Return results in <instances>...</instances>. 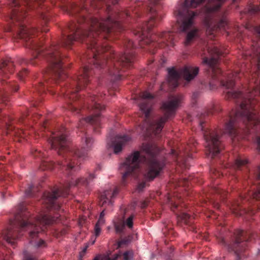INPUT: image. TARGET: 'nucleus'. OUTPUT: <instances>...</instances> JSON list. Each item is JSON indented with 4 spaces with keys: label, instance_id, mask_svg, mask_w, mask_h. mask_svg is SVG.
Listing matches in <instances>:
<instances>
[{
    "label": "nucleus",
    "instance_id": "obj_32",
    "mask_svg": "<svg viewBox=\"0 0 260 260\" xmlns=\"http://www.w3.org/2000/svg\"><path fill=\"white\" fill-rule=\"evenodd\" d=\"M105 215V209H104L101 212V213L100 214L99 219L98 221V222H99V223H105V219H104Z\"/></svg>",
    "mask_w": 260,
    "mask_h": 260
},
{
    "label": "nucleus",
    "instance_id": "obj_28",
    "mask_svg": "<svg viewBox=\"0 0 260 260\" xmlns=\"http://www.w3.org/2000/svg\"><path fill=\"white\" fill-rule=\"evenodd\" d=\"M104 223H99L97 222L94 226V234L96 237H98L101 231V226L103 225Z\"/></svg>",
    "mask_w": 260,
    "mask_h": 260
},
{
    "label": "nucleus",
    "instance_id": "obj_31",
    "mask_svg": "<svg viewBox=\"0 0 260 260\" xmlns=\"http://www.w3.org/2000/svg\"><path fill=\"white\" fill-rule=\"evenodd\" d=\"M27 74V71L25 69H24L21 71L19 72L18 74V76L20 80H23Z\"/></svg>",
    "mask_w": 260,
    "mask_h": 260
},
{
    "label": "nucleus",
    "instance_id": "obj_45",
    "mask_svg": "<svg viewBox=\"0 0 260 260\" xmlns=\"http://www.w3.org/2000/svg\"><path fill=\"white\" fill-rule=\"evenodd\" d=\"M176 199H177V200L179 201L181 200L180 198V197L179 198V197H178L176 198Z\"/></svg>",
    "mask_w": 260,
    "mask_h": 260
},
{
    "label": "nucleus",
    "instance_id": "obj_22",
    "mask_svg": "<svg viewBox=\"0 0 260 260\" xmlns=\"http://www.w3.org/2000/svg\"><path fill=\"white\" fill-rule=\"evenodd\" d=\"M228 36H231V37L233 38H240L243 35V32H242V28L237 26L235 28V32L231 34L229 32H227Z\"/></svg>",
    "mask_w": 260,
    "mask_h": 260
},
{
    "label": "nucleus",
    "instance_id": "obj_6",
    "mask_svg": "<svg viewBox=\"0 0 260 260\" xmlns=\"http://www.w3.org/2000/svg\"><path fill=\"white\" fill-rule=\"evenodd\" d=\"M159 152V148L155 145L144 143L141 152L135 151L128 156L119 168L122 175V184L125 185L126 179L129 176L138 177L140 163L145 164L144 175L146 179L152 180L155 178L164 166V162L157 157Z\"/></svg>",
    "mask_w": 260,
    "mask_h": 260
},
{
    "label": "nucleus",
    "instance_id": "obj_14",
    "mask_svg": "<svg viewBox=\"0 0 260 260\" xmlns=\"http://www.w3.org/2000/svg\"><path fill=\"white\" fill-rule=\"evenodd\" d=\"M133 252L132 250H127L122 253H114L111 255L110 252L106 254H99L96 255L93 260H132Z\"/></svg>",
    "mask_w": 260,
    "mask_h": 260
},
{
    "label": "nucleus",
    "instance_id": "obj_24",
    "mask_svg": "<svg viewBox=\"0 0 260 260\" xmlns=\"http://www.w3.org/2000/svg\"><path fill=\"white\" fill-rule=\"evenodd\" d=\"M23 260H38L36 256H34L32 253L30 252L28 250H25L23 251Z\"/></svg>",
    "mask_w": 260,
    "mask_h": 260
},
{
    "label": "nucleus",
    "instance_id": "obj_2",
    "mask_svg": "<svg viewBox=\"0 0 260 260\" xmlns=\"http://www.w3.org/2000/svg\"><path fill=\"white\" fill-rule=\"evenodd\" d=\"M103 40L86 43L88 52L85 56L89 64L85 66L79 75L74 79H69L68 84L64 87H59L61 94L69 100L68 109L72 112L79 113L80 109L77 107L83 104L87 105L88 109L92 111L90 116L80 120L78 128L81 131L88 124H91L95 133H99L98 128L101 126V114L105 109L104 106L101 105L102 95L95 94H90L86 99L79 97L77 92L83 89L90 81V77L93 71L91 67L93 66L98 69H105L111 77V80L116 82L121 79L122 73L125 69L132 66L135 60L134 49L136 45L131 40H124L123 53L116 54L111 47L102 42Z\"/></svg>",
    "mask_w": 260,
    "mask_h": 260
},
{
    "label": "nucleus",
    "instance_id": "obj_44",
    "mask_svg": "<svg viewBox=\"0 0 260 260\" xmlns=\"http://www.w3.org/2000/svg\"><path fill=\"white\" fill-rule=\"evenodd\" d=\"M167 229H168V228H166L165 229L163 230V232H164V234L166 233V231H167Z\"/></svg>",
    "mask_w": 260,
    "mask_h": 260
},
{
    "label": "nucleus",
    "instance_id": "obj_17",
    "mask_svg": "<svg viewBox=\"0 0 260 260\" xmlns=\"http://www.w3.org/2000/svg\"><path fill=\"white\" fill-rule=\"evenodd\" d=\"M14 65L11 58L2 59L0 60V76L4 78H7L9 74L13 72Z\"/></svg>",
    "mask_w": 260,
    "mask_h": 260
},
{
    "label": "nucleus",
    "instance_id": "obj_27",
    "mask_svg": "<svg viewBox=\"0 0 260 260\" xmlns=\"http://www.w3.org/2000/svg\"><path fill=\"white\" fill-rule=\"evenodd\" d=\"M124 223L123 222H118L115 224V228L116 233H121L123 232V229L125 227Z\"/></svg>",
    "mask_w": 260,
    "mask_h": 260
},
{
    "label": "nucleus",
    "instance_id": "obj_43",
    "mask_svg": "<svg viewBox=\"0 0 260 260\" xmlns=\"http://www.w3.org/2000/svg\"><path fill=\"white\" fill-rule=\"evenodd\" d=\"M27 62V61H26V60H25V59H23V58H21V60L20 61V63H22V62Z\"/></svg>",
    "mask_w": 260,
    "mask_h": 260
},
{
    "label": "nucleus",
    "instance_id": "obj_13",
    "mask_svg": "<svg viewBox=\"0 0 260 260\" xmlns=\"http://www.w3.org/2000/svg\"><path fill=\"white\" fill-rule=\"evenodd\" d=\"M132 140L128 135H118L114 138H108L107 146L113 148L114 152L118 154L122 150V147Z\"/></svg>",
    "mask_w": 260,
    "mask_h": 260
},
{
    "label": "nucleus",
    "instance_id": "obj_36",
    "mask_svg": "<svg viewBox=\"0 0 260 260\" xmlns=\"http://www.w3.org/2000/svg\"><path fill=\"white\" fill-rule=\"evenodd\" d=\"M55 3L57 5L60 6L61 4H64V0H52V3Z\"/></svg>",
    "mask_w": 260,
    "mask_h": 260
},
{
    "label": "nucleus",
    "instance_id": "obj_42",
    "mask_svg": "<svg viewBox=\"0 0 260 260\" xmlns=\"http://www.w3.org/2000/svg\"><path fill=\"white\" fill-rule=\"evenodd\" d=\"M198 95V92H194V93H193V94L192 95V97L193 98H197Z\"/></svg>",
    "mask_w": 260,
    "mask_h": 260
},
{
    "label": "nucleus",
    "instance_id": "obj_35",
    "mask_svg": "<svg viewBox=\"0 0 260 260\" xmlns=\"http://www.w3.org/2000/svg\"><path fill=\"white\" fill-rule=\"evenodd\" d=\"M148 205V201L145 200L141 202V207L142 208H145Z\"/></svg>",
    "mask_w": 260,
    "mask_h": 260
},
{
    "label": "nucleus",
    "instance_id": "obj_38",
    "mask_svg": "<svg viewBox=\"0 0 260 260\" xmlns=\"http://www.w3.org/2000/svg\"><path fill=\"white\" fill-rule=\"evenodd\" d=\"M124 244H125V241L124 240H121L118 243V247H121Z\"/></svg>",
    "mask_w": 260,
    "mask_h": 260
},
{
    "label": "nucleus",
    "instance_id": "obj_18",
    "mask_svg": "<svg viewBox=\"0 0 260 260\" xmlns=\"http://www.w3.org/2000/svg\"><path fill=\"white\" fill-rule=\"evenodd\" d=\"M190 146H187L185 148L180 149L179 152H177L174 149L171 150V153L176 156L177 159H180L182 161L183 163L186 165L187 159L192 158V154L190 153Z\"/></svg>",
    "mask_w": 260,
    "mask_h": 260
},
{
    "label": "nucleus",
    "instance_id": "obj_3",
    "mask_svg": "<svg viewBox=\"0 0 260 260\" xmlns=\"http://www.w3.org/2000/svg\"><path fill=\"white\" fill-rule=\"evenodd\" d=\"M60 215L55 213H41L32 219L26 204L22 202L18 205L14 218L10 221L8 226L3 230L0 236V247L3 246L2 240L14 245L17 240L23 235L24 231H29L28 239L31 246L35 249H42L47 246L45 241L39 238L38 235L44 232L50 225L60 221Z\"/></svg>",
    "mask_w": 260,
    "mask_h": 260
},
{
    "label": "nucleus",
    "instance_id": "obj_9",
    "mask_svg": "<svg viewBox=\"0 0 260 260\" xmlns=\"http://www.w3.org/2000/svg\"><path fill=\"white\" fill-rule=\"evenodd\" d=\"M95 178L92 174H90L87 178H80L76 180L68 181L60 189H53L51 192H45L43 196V202L45 204L46 208L49 210L58 211L60 209V204L59 198L66 197L69 194V189L73 186H76L79 184L87 186Z\"/></svg>",
    "mask_w": 260,
    "mask_h": 260
},
{
    "label": "nucleus",
    "instance_id": "obj_8",
    "mask_svg": "<svg viewBox=\"0 0 260 260\" xmlns=\"http://www.w3.org/2000/svg\"><path fill=\"white\" fill-rule=\"evenodd\" d=\"M205 1L182 0L174 10L178 30L180 32H186L190 29L186 37L185 45H189L198 36V29L193 27L194 19L198 13L189 9L196 8Z\"/></svg>",
    "mask_w": 260,
    "mask_h": 260
},
{
    "label": "nucleus",
    "instance_id": "obj_10",
    "mask_svg": "<svg viewBox=\"0 0 260 260\" xmlns=\"http://www.w3.org/2000/svg\"><path fill=\"white\" fill-rule=\"evenodd\" d=\"M221 109L219 106L212 105L205 112L201 113L198 116L200 119V127L204 134V137L206 141V147L208 151V155L212 158H215L221 151L223 148L220 136L222 134L221 130H211L205 129L203 124V119L209 114H212L214 112H218Z\"/></svg>",
    "mask_w": 260,
    "mask_h": 260
},
{
    "label": "nucleus",
    "instance_id": "obj_5",
    "mask_svg": "<svg viewBox=\"0 0 260 260\" xmlns=\"http://www.w3.org/2000/svg\"><path fill=\"white\" fill-rule=\"evenodd\" d=\"M183 98L181 94L170 95L168 99L163 102L161 107L164 112V116L152 118L150 112L153 96L147 91L141 93L137 103L144 116L143 123L139 125L141 132L155 136L159 134L166 122L175 114L176 110L180 106Z\"/></svg>",
    "mask_w": 260,
    "mask_h": 260
},
{
    "label": "nucleus",
    "instance_id": "obj_39",
    "mask_svg": "<svg viewBox=\"0 0 260 260\" xmlns=\"http://www.w3.org/2000/svg\"><path fill=\"white\" fill-rule=\"evenodd\" d=\"M168 234V235L174 234L173 230L171 228L169 230V232Z\"/></svg>",
    "mask_w": 260,
    "mask_h": 260
},
{
    "label": "nucleus",
    "instance_id": "obj_25",
    "mask_svg": "<svg viewBox=\"0 0 260 260\" xmlns=\"http://www.w3.org/2000/svg\"><path fill=\"white\" fill-rule=\"evenodd\" d=\"M35 187L33 185H30L28 188L25 190V193L27 197H34L35 195Z\"/></svg>",
    "mask_w": 260,
    "mask_h": 260
},
{
    "label": "nucleus",
    "instance_id": "obj_16",
    "mask_svg": "<svg viewBox=\"0 0 260 260\" xmlns=\"http://www.w3.org/2000/svg\"><path fill=\"white\" fill-rule=\"evenodd\" d=\"M1 84L4 86V88H0V101L5 103L9 101V94L6 91L7 89H11L14 91L18 90V86L14 82H6L4 80L1 81Z\"/></svg>",
    "mask_w": 260,
    "mask_h": 260
},
{
    "label": "nucleus",
    "instance_id": "obj_37",
    "mask_svg": "<svg viewBox=\"0 0 260 260\" xmlns=\"http://www.w3.org/2000/svg\"><path fill=\"white\" fill-rule=\"evenodd\" d=\"M27 114L26 113H24L23 114L21 118H20V121L21 122H23L24 121V118H25L26 116H27Z\"/></svg>",
    "mask_w": 260,
    "mask_h": 260
},
{
    "label": "nucleus",
    "instance_id": "obj_41",
    "mask_svg": "<svg viewBox=\"0 0 260 260\" xmlns=\"http://www.w3.org/2000/svg\"><path fill=\"white\" fill-rule=\"evenodd\" d=\"M1 169H2V168H0V170H1ZM3 173V172H2V174H0V179H5Z\"/></svg>",
    "mask_w": 260,
    "mask_h": 260
},
{
    "label": "nucleus",
    "instance_id": "obj_7",
    "mask_svg": "<svg viewBox=\"0 0 260 260\" xmlns=\"http://www.w3.org/2000/svg\"><path fill=\"white\" fill-rule=\"evenodd\" d=\"M225 0H209L204 7V23L206 29L208 38L211 40L215 38L221 29H226L229 22L227 18V10L221 8ZM240 0H232L236 3Z\"/></svg>",
    "mask_w": 260,
    "mask_h": 260
},
{
    "label": "nucleus",
    "instance_id": "obj_33",
    "mask_svg": "<svg viewBox=\"0 0 260 260\" xmlns=\"http://www.w3.org/2000/svg\"><path fill=\"white\" fill-rule=\"evenodd\" d=\"M146 186V183L145 182L139 183L137 186V190L140 192L142 191Z\"/></svg>",
    "mask_w": 260,
    "mask_h": 260
},
{
    "label": "nucleus",
    "instance_id": "obj_21",
    "mask_svg": "<svg viewBox=\"0 0 260 260\" xmlns=\"http://www.w3.org/2000/svg\"><path fill=\"white\" fill-rule=\"evenodd\" d=\"M231 210L237 216H241L242 215V213L240 212L241 207L239 201L232 205Z\"/></svg>",
    "mask_w": 260,
    "mask_h": 260
},
{
    "label": "nucleus",
    "instance_id": "obj_15",
    "mask_svg": "<svg viewBox=\"0 0 260 260\" xmlns=\"http://www.w3.org/2000/svg\"><path fill=\"white\" fill-rule=\"evenodd\" d=\"M118 193V189L115 187L113 189L105 190L100 196L99 205L102 206L112 204V199Z\"/></svg>",
    "mask_w": 260,
    "mask_h": 260
},
{
    "label": "nucleus",
    "instance_id": "obj_48",
    "mask_svg": "<svg viewBox=\"0 0 260 260\" xmlns=\"http://www.w3.org/2000/svg\"><path fill=\"white\" fill-rule=\"evenodd\" d=\"M85 251H86V248H85V249H84V250L83 251V252H84Z\"/></svg>",
    "mask_w": 260,
    "mask_h": 260
},
{
    "label": "nucleus",
    "instance_id": "obj_19",
    "mask_svg": "<svg viewBox=\"0 0 260 260\" xmlns=\"http://www.w3.org/2000/svg\"><path fill=\"white\" fill-rule=\"evenodd\" d=\"M179 219L184 222L186 225L190 227V230L194 231V227L192 225V217L187 213H182L178 217Z\"/></svg>",
    "mask_w": 260,
    "mask_h": 260
},
{
    "label": "nucleus",
    "instance_id": "obj_47",
    "mask_svg": "<svg viewBox=\"0 0 260 260\" xmlns=\"http://www.w3.org/2000/svg\"><path fill=\"white\" fill-rule=\"evenodd\" d=\"M2 196L4 198V192L2 193Z\"/></svg>",
    "mask_w": 260,
    "mask_h": 260
},
{
    "label": "nucleus",
    "instance_id": "obj_29",
    "mask_svg": "<svg viewBox=\"0 0 260 260\" xmlns=\"http://www.w3.org/2000/svg\"><path fill=\"white\" fill-rule=\"evenodd\" d=\"M43 166L45 167L43 169H49L52 170L54 169L55 164L54 162H44L42 164Z\"/></svg>",
    "mask_w": 260,
    "mask_h": 260
},
{
    "label": "nucleus",
    "instance_id": "obj_1",
    "mask_svg": "<svg viewBox=\"0 0 260 260\" xmlns=\"http://www.w3.org/2000/svg\"><path fill=\"white\" fill-rule=\"evenodd\" d=\"M253 32L258 40L254 42L252 45V53L246 52L242 54V58L245 61H249L250 64L254 66L256 71L252 74V82H254V87H243L240 90L234 89L235 80L240 78V73L238 71L229 74L225 80L222 78L224 75L220 70L218 60L226 52H223L219 46L213 44L211 41L204 43L202 47L201 56L209 54L210 58L204 57L203 62L206 65L207 73L211 77L210 82L211 89L216 88L214 81L219 82L225 88L224 91L227 99H233L238 106V109L232 110L224 119V133L228 134L232 137H235L240 132L237 129L239 120L242 121L246 128V135L250 134L260 130V117L257 115L255 97L260 95V27H245ZM255 144L257 150L260 152V135L256 136ZM248 160L246 158L239 157L235 160V169L242 170L245 169L247 178L252 183V186L247 196H242L241 200L243 201H255L260 204V167H258L253 173V178H251L247 174L249 170L247 167Z\"/></svg>",
    "mask_w": 260,
    "mask_h": 260
},
{
    "label": "nucleus",
    "instance_id": "obj_26",
    "mask_svg": "<svg viewBox=\"0 0 260 260\" xmlns=\"http://www.w3.org/2000/svg\"><path fill=\"white\" fill-rule=\"evenodd\" d=\"M134 218V215L132 214L130 215L125 221H123L125 225H126L129 228H132L133 225V219Z\"/></svg>",
    "mask_w": 260,
    "mask_h": 260
},
{
    "label": "nucleus",
    "instance_id": "obj_34",
    "mask_svg": "<svg viewBox=\"0 0 260 260\" xmlns=\"http://www.w3.org/2000/svg\"><path fill=\"white\" fill-rule=\"evenodd\" d=\"M210 203L215 208L217 209H219L220 208V205L218 202L211 200L210 201Z\"/></svg>",
    "mask_w": 260,
    "mask_h": 260
},
{
    "label": "nucleus",
    "instance_id": "obj_23",
    "mask_svg": "<svg viewBox=\"0 0 260 260\" xmlns=\"http://www.w3.org/2000/svg\"><path fill=\"white\" fill-rule=\"evenodd\" d=\"M168 202L171 204V209L173 211L178 208V204L176 201V197H171L169 196L168 198Z\"/></svg>",
    "mask_w": 260,
    "mask_h": 260
},
{
    "label": "nucleus",
    "instance_id": "obj_11",
    "mask_svg": "<svg viewBox=\"0 0 260 260\" xmlns=\"http://www.w3.org/2000/svg\"><path fill=\"white\" fill-rule=\"evenodd\" d=\"M251 232L243 230H237L233 235L228 246L229 251L233 252L237 259H240L242 253L246 250L247 242L251 240Z\"/></svg>",
    "mask_w": 260,
    "mask_h": 260
},
{
    "label": "nucleus",
    "instance_id": "obj_12",
    "mask_svg": "<svg viewBox=\"0 0 260 260\" xmlns=\"http://www.w3.org/2000/svg\"><path fill=\"white\" fill-rule=\"evenodd\" d=\"M199 71L198 67L191 66H185L180 69L179 72L174 68L169 69L168 79L169 86L172 88L177 87L179 84V79L181 77L186 82H189L198 75Z\"/></svg>",
    "mask_w": 260,
    "mask_h": 260
},
{
    "label": "nucleus",
    "instance_id": "obj_30",
    "mask_svg": "<svg viewBox=\"0 0 260 260\" xmlns=\"http://www.w3.org/2000/svg\"><path fill=\"white\" fill-rule=\"evenodd\" d=\"M210 173L212 178L218 177L221 175L220 172L215 168L210 169Z\"/></svg>",
    "mask_w": 260,
    "mask_h": 260
},
{
    "label": "nucleus",
    "instance_id": "obj_20",
    "mask_svg": "<svg viewBox=\"0 0 260 260\" xmlns=\"http://www.w3.org/2000/svg\"><path fill=\"white\" fill-rule=\"evenodd\" d=\"M213 192L219 196L221 198L224 199L227 195L228 192L219 187H214L212 188Z\"/></svg>",
    "mask_w": 260,
    "mask_h": 260
},
{
    "label": "nucleus",
    "instance_id": "obj_4",
    "mask_svg": "<svg viewBox=\"0 0 260 260\" xmlns=\"http://www.w3.org/2000/svg\"><path fill=\"white\" fill-rule=\"evenodd\" d=\"M52 149L57 151L59 155H62L63 160L58 162L57 165L64 169L68 175H72L79 170L81 161L87 156V152L92 147L93 140L92 138L85 135L82 138L81 150L70 146L66 130L62 127L59 131L51 132L48 139Z\"/></svg>",
    "mask_w": 260,
    "mask_h": 260
},
{
    "label": "nucleus",
    "instance_id": "obj_40",
    "mask_svg": "<svg viewBox=\"0 0 260 260\" xmlns=\"http://www.w3.org/2000/svg\"><path fill=\"white\" fill-rule=\"evenodd\" d=\"M220 242L224 245H226V241L224 238H221Z\"/></svg>",
    "mask_w": 260,
    "mask_h": 260
},
{
    "label": "nucleus",
    "instance_id": "obj_46",
    "mask_svg": "<svg viewBox=\"0 0 260 260\" xmlns=\"http://www.w3.org/2000/svg\"><path fill=\"white\" fill-rule=\"evenodd\" d=\"M46 126H47V124H44V128H46Z\"/></svg>",
    "mask_w": 260,
    "mask_h": 260
}]
</instances>
